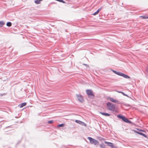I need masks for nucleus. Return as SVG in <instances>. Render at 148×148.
I'll return each instance as SVG.
<instances>
[{
	"label": "nucleus",
	"mask_w": 148,
	"mask_h": 148,
	"mask_svg": "<svg viewBox=\"0 0 148 148\" xmlns=\"http://www.w3.org/2000/svg\"><path fill=\"white\" fill-rule=\"evenodd\" d=\"M40 115L42 116H46V112H42L40 113Z\"/></svg>",
	"instance_id": "nucleus-18"
},
{
	"label": "nucleus",
	"mask_w": 148,
	"mask_h": 148,
	"mask_svg": "<svg viewBox=\"0 0 148 148\" xmlns=\"http://www.w3.org/2000/svg\"><path fill=\"white\" fill-rule=\"evenodd\" d=\"M123 95L127 96L128 95H127L126 94H125L124 92H123L122 93Z\"/></svg>",
	"instance_id": "nucleus-26"
},
{
	"label": "nucleus",
	"mask_w": 148,
	"mask_h": 148,
	"mask_svg": "<svg viewBox=\"0 0 148 148\" xmlns=\"http://www.w3.org/2000/svg\"><path fill=\"white\" fill-rule=\"evenodd\" d=\"M10 127V126H8V127H5V128H8V127Z\"/></svg>",
	"instance_id": "nucleus-33"
},
{
	"label": "nucleus",
	"mask_w": 148,
	"mask_h": 148,
	"mask_svg": "<svg viewBox=\"0 0 148 148\" xmlns=\"http://www.w3.org/2000/svg\"><path fill=\"white\" fill-rule=\"evenodd\" d=\"M99 12L97 11L96 12H94L93 14V15H96Z\"/></svg>",
	"instance_id": "nucleus-23"
},
{
	"label": "nucleus",
	"mask_w": 148,
	"mask_h": 148,
	"mask_svg": "<svg viewBox=\"0 0 148 148\" xmlns=\"http://www.w3.org/2000/svg\"><path fill=\"white\" fill-rule=\"evenodd\" d=\"M118 92H119L120 93H122L123 92L122 91H118Z\"/></svg>",
	"instance_id": "nucleus-32"
},
{
	"label": "nucleus",
	"mask_w": 148,
	"mask_h": 148,
	"mask_svg": "<svg viewBox=\"0 0 148 148\" xmlns=\"http://www.w3.org/2000/svg\"><path fill=\"white\" fill-rule=\"evenodd\" d=\"M105 143L106 144H107L108 145V146L110 147H111L112 146V145H113V143H112L107 142L106 141H105Z\"/></svg>",
	"instance_id": "nucleus-10"
},
{
	"label": "nucleus",
	"mask_w": 148,
	"mask_h": 148,
	"mask_svg": "<svg viewBox=\"0 0 148 148\" xmlns=\"http://www.w3.org/2000/svg\"><path fill=\"white\" fill-rule=\"evenodd\" d=\"M147 69L148 71V65L147 66Z\"/></svg>",
	"instance_id": "nucleus-34"
},
{
	"label": "nucleus",
	"mask_w": 148,
	"mask_h": 148,
	"mask_svg": "<svg viewBox=\"0 0 148 148\" xmlns=\"http://www.w3.org/2000/svg\"><path fill=\"white\" fill-rule=\"evenodd\" d=\"M141 131L145 132V131H144L142 130H134V132L140 135H141L145 137L146 138L147 137V135L146 134H144L143 133L141 132Z\"/></svg>",
	"instance_id": "nucleus-7"
},
{
	"label": "nucleus",
	"mask_w": 148,
	"mask_h": 148,
	"mask_svg": "<svg viewBox=\"0 0 148 148\" xmlns=\"http://www.w3.org/2000/svg\"><path fill=\"white\" fill-rule=\"evenodd\" d=\"M100 114H101L102 115L105 116H110V114L108 113L102 112H100Z\"/></svg>",
	"instance_id": "nucleus-12"
},
{
	"label": "nucleus",
	"mask_w": 148,
	"mask_h": 148,
	"mask_svg": "<svg viewBox=\"0 0 148 148\" xmlns=\"http://www.w3.org/2000/svg\"><path fill=\"white\" fill-rule=\"evenodd\" d=\"M101 8H99L97 10V11L99 12L101 10Z\"/></svg>",
	"instance_id": "nucleus-30"
},
{
	"label": "nucleus",
	"mask_w": 148,
	"mask_h": 148,
	"mask_svg": "<svg viewBox=\"0 0 148 148\" xmlns=\"http://www.w3.org/2000/svg\"><path fill=\"white\" fill-rule=\"evenodd\" d=\"M112 71L115 74H116L119 75L125 78H126V79L130 78V77H129V76H128V75H127L126 74H124V73H122L119 72H117L115 71L112 70Z\"/></svg>",
	"instance_id": "nucleus-2"
},
{
	"label": "nucleus",
	"mask_w": 148,
	"mask_h": 148,
	"mask_svg": "<svg viewBox=\"0 0 148 148\" xmlns=\"http://www.w3.org/2000/svg\"><path fill=\"white\" fill-rule=\"evenodd\" d=\"M88 139L90 141V143L91 144H94L95 145H98L99 144V142L95 139L92 138L90 137H87Z\"/></svg>",
	"instance_id": "nucleus-4"
},
{
	"label": "nucleus",
	"mask_w": 148,
	"mask_h": 148,
	"mask_svg": "<svg viewBox=\"0 0 148 148\" xmlns=\"http://www.w3.org/2000/svg\"><path fill=\"white\" fill-rule=\"evenodd\" d=\"M117 117L119 119H121L124 122L130 124H131L132 122L129 120L127 118L125 117L124 116L121 115V114H119L117 115Z\"/></svg>",
	"instance_id": "nucleus-3"
},
{
	"label": "nucleus",
	"mask_w": 148,
	"mask_h": 148,
	"mask_svg": "<svg viewBox=\"0 0 148 148\" xmlns=\"http://www.w3.org/2000/svg\"><path fill=\"white\" fill-rule=\"evenodd\" d=\"M64 126V124H58V126L59 127H63Z\"/></svg>",
	"instance_id": "nucleus-20"
},
{
	"label": "nucleus",
	"mask_w": 148,
	"mask_h": 148,
	"mask_svg": "<svg viewBox=\"0 0 148 148\" xmlns=\"http://www.w3.org/2000/svg\"><path fill=\"white\" fill-rule=\"evenodd\" d=\"M108 109L110 110L114 111L116 107V105L111 102H108L106 103Z\"/></svg>",
	"instance_id": "nucleus-1"
},
{
	"label": "nucleus",
	"mask_w": 148,
	"mask_h": 148,
	"mask_svg": "<svg viewBox=\"0 0 148 148\" xmlns=\"http://www.w3.org/2000/svg\"><path fill=\"white\" fill-rule=\"evenodd\" d=\"M46 126H44L43 125H42L40 126V128L42 129V130L45 131L46 128L45 127Z\"/></svg>",
	"instance_id": "nucleus-15"
},
{
	"label": "nucleus",
	"mask_w": 148,
	"mask_h": 148,
	"mask_svg": "<svg viewBox=\"0 0 148 148\" xmlns=\"http://www.w3.org/2000/svg\"><path fill=\"white\" fill-rule=\"evenodd\" d=\"M83 65H85V66H86L87 67H89V66L88 65H87V64H83Z\"/></svg>",
	"instance_id": "nucleus-28"
},
{
	"label": "nucleus",
	"mask_w": 148,
	"mask_h": 148,
	"mask_svg": "<svg viewBox=\"0 0 148 148\" xmlns=\"http://www.w3.org/2000/svg\"><path fill=\"white\" fill-rule=\"evenodd\" d=\"M82 125H84L85 126H86V124L85 123H84L83 122V123H82Z\"/></svg>",
	"instance_id": "nucleus-27"
},
{
	"label": "nucleus",
	"mask_w": 148,
	"mask_h": 148,
	"mask_svg": "<svg viewBox=\"0 0 148 148\" xmlns=\"http://www.w3.org/2000/svg\"><path fill=\"white\" fill-rule=\"evenodd\" d=\"M42 0H35L34 3L36 4H38L40 3V2Z\"/></svg>",
	"instance_id": "nucleus-13"
},
{
	"label": "nucleus",
	"mask_w": 148,
	"mask_h": 148,
	"mask_svg": "<svg viewBox=\"0 0 148 148\" xmlns=\"http://www.w3.org/2000/svg\"><path fill=\"white\" fill-rule=\"evenodd\" d=\"M108 99L111 102L114 103H116L118 104H121V102H120L118 100H117L115 99H114L113 98H111V97H108Z\"/></svg>",
	"instance_id": "nucleus-6"
},
{
	"label": "nucleus",
	"mask_w": 148,
	"mask_h": 148,
	"mask_svg": "<svg viewBox=\"0 0 148 148\" xmlns=\"http://www.w3.org/2000/svg\"><path fill=\"white\" fill-rule=\"evenodd\" d=\"M46 99H42L41 100V101H44V102H46Z\"/></svg>",
	"instance_id": "nucleus-25"
},
{
	"label": "nucleus",
	"mask_w": 148,
	"mask_h": 148,
	"mask_svg": "<svg viewBox=\"0 0 148 148\" xmlns=\"http://www.w3.org/2000/svg\"><path fill=\"white\" fill-rule=\"evenodd\" d=\"M75 122L80 125H82L83 123V122L79 120H76L75 121Z\"/></svg>",
	"instance_id": "nucleus-16"
},
{
	"label": "nucleus",
	"mask_w": 148,
	"mask_h": 148,
	"mask_svg": "<svg viewBox=\"0 0 148 148\" xmlns=\"http://www.w3.org/2000/svg\"><path fill=\"white\" fill-rule=\"evenodd\" d=\"M100 147L101 148H105V145L103 143H102L100 145Z\"/></svg>",
	"instance_id": "nucleus-17"
},
{
	"label": "nucleus",
	"mask_w": 148,
	"mask_h": 148,
	"mask_svg": "<svg viewBox=\"0 0 148 148\" xmlns=\"http://www.w3.org/2000/svg\"><path fill=\"white\" fill-rule=\"evenodd\" d=\"M6 25L8 27H10L12 26V23L11 22L9 21V22H8L6 23Z\"/></svg>",
	"instance_id": "nucleus-14"
},
{
	"label": "nucleus",
	"mask_w": 148,
	"mask_h": 148,
	"mask_svg": "<svg viewBox=\"0 0 148 148\" xmlns=\"http://www.w3.org/2000/svg\"><path fill=\"white\" fill-rule=\"evenodd\" d=\"M141 18L143 19L148 18V16H140Z\"/></svg>",
	"instance_id": "nucleus-19"
},
{
	"label": "nucleus",
	"mask_w": 148,
	"mask_h": 148,
	"mask_svg": "<svg viewBox=\"0 0 148 148\" xmlns=\"http://www.w3.org/2000/svg\"><path fill=\"white\" fill-rule=\"evenodd\" d=\"M54 122L53 120H50L48 121L47 123H52Z\"/></svg>",
	"instance_id": "nucleus-22"
},
{
	"label": "nucleus",
	"mask_w": 148,
	"mask_h": 148,
	"mask_svg": "<svg viewBox=\"0 0 148 148\" xmlns=\"http://www.w3.org/2000/svg\"><path fill=\"white\" fill-rule=\"evenodd\" d=\"M112 148H118L116 146H114L113 145H112V146L111 147Z\"/></svg>",
	"instance_id": "nucleus-24"
},
{
	"label": "nucleus",
	"mask_w": 148,
	"mask_h": 148,
	"mask_svg": "<svg viewBox=\"0 0 148 148\" xmlns=\"http://www.w3.org/2000/svg\"><path fill=\"white\" fill-rule=\"evenodd\" d=\"M22 138H21V140H19L18 141V142H17V143L16 144V146L18 145V144H19L21 143V140H22Z\"/></svg>",
	"instance_id": "nucleus-21"
},
{
	"label": "nucleus",
	"mask_w": 148,
	"mask_h": 148,
	"mask_svg": "<svg viewBox=\"0 0 148 148\" xmlns=\"http://www.w3.org/2000/svg\"><path fill=\"white\" fill-rule=\"evenodd\" d=\"M27 104V103L26 102H23L19 104L18 105V106L20 108H22L23 107L26 106Z\"/></svg>",
	"instance_id": "nucleus-9"
},
{
	"label": "nucleus",
	"mask_w": 148,
	"mask_h": 148,
	"mask_svg": "<svg viewBox=\"0 0 148 148\" xmlns=\"http://www.w3.org/2000/svg\"><path fill=\"white\" fill-rule=\"evenodd\" d=\"M3 124V123L1 124V125L2 124Z\"/></svg>",
	"instance_id": "nucleus-36"
},
{
	"label": "nucleus",
	"mask_w": 148,
	"mask_h": 148,
	"mask_svg": "<svg viewBox=\"0 0 148 148\" xmlns=\"http://www.w3.org/2000/svg\"><path fill=\"white\" fill-rule=\"evenodd\" d=\"M3 122V121H0V123H2V122Z\"/></svg>",
	"instance_id": "nucleus-35"
},
{
	"label": "nucleus",
	"mask_w": 148,
	"mask_h": 148,
	"mask_svg": "<svg viewBox=\"0 0 148 148\" xmlns=\"http://www.w3.org/2000/svg\"><path fill=\"white\" fill-rule=\"evenodd\" d=\"M76 96L80 102H82L84 101V100L82 95L80 94H76Z\"/></svg>",
	"instance_id": "nucleus-8"
},
{
	"label": "nucleus",
	"mask_w": 148,
	"mask_h": 148,
	"mask_svg": "<svg viewBox=\"0 0 148 148\" xmlns=\"http://www.w3.org/2000/svg\"><path fill=\"white\" fill-rule=\"evenodd\" d=\"M5 94L4 93L3 94H1L0 95L1 96H3V95H5Z\"/></svg>",
	"instance_id": "nucleus-31"
},
{
	"label": "nucleus",
	"mask_w": 148,
	"mask_h": 148,
	"mask_svg": "<svg viewBox=\"0 0 148 148\" xmlns=\"http://www.w3.org/2000/svg\"><path fill=\"white\" fill-rule=\"evenodd\" d=\"M5 24V22L3 21H0V27H1Z\"/></svg>",
	"instance_id": "nucleus-11"
},
{
	"label": "nucleus",
	"mask_w": 148,
	"mask_h": 148,
	"mask_svg": "<svg viewBox=\"0 0 148 148\" xmlns=\"http://www.w3.org/2000/svg\"><path fill=\"white\" fill-rule=\"evenodd\" d=\"M101 8H99L97 10V11L99 12L101 10Z\"/></svg>",
	"instance_id": "nucleus-29"
},
{
	"label": "nucleus",
	"mask_w": 148,
	"mask_h": 148,
	"mask_svg": "<svg viewBox=\"0 0 148 148\" xmlns=\"http://www.w3.org/2000/svg\"><path fill=\"white\" fill-rule=\"evenodd\" d=\"M86 93L89 97L92 98H93L94 97V95L91 90H87Z\"/></svg>",
	"instance_id": "nucleus-5"
}]
</instances>
